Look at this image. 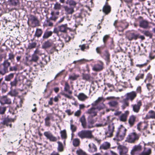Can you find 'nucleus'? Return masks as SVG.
I'll return each mask as SVG.
<instances>
[{
    "instance_id": "1",
    "label": "nucleus",
    "mask_w": 155,
    "mask_h": 155,
    "mask_svg": "<svg viewBox=\"0 0 155 155\" xmlns=\"http://www.w3.org/2000/svg\"><path fill=\"white\" fill-rule=\"evenodd\" d=\"M127 131V130L123 126L118 128L114 140L117 141L123 140L125 137Z\"/></svg>"
},
{
    "instance_id": "2",
    "label": "nucleus",
    "mask_w": 155,
    "mask_h": 155,
    "mask_svg": "<svg viewBox=\"0 0 155 155\" xmlns=\"http://www.w3.org/2000/svg\"><path fill=\"white\" fill-rule=\"evenodd\" d=\"M93 131L91 130H82L79 132L78 136L81 139H91L93 137L92 135Z\"/></svg>"
},
{
    "instance_id": "3",
    "label": "nucleus",
    "mask_w": 155,
    "mask_h": 155,
    "mask_svg": "<svg viewBox=\"0 0 155 155\" xmlns=\"http://www.w3.org/2000/svg\"><path fill=\"white\" fill-rule=\"evenodd\" d=\"M140 135L136 132L130 133L127 136L126 141L131 143H134L139 140Z\"/></svg>"
},
{
    "instance_id": "4",
    "label": "nucleus",
    "mask_w": 155,
    "mask_h": 155,
    "mask_svg": "<svg viewBox=\"0 0 155 155\" xmlns=\"http://www.w3.org/2000/svg\"><path fill=\"white\" fill-rule=\"evenodd\" d=\"M114 129V124L112 122L109 123L108 126L107 130L105 132L106 137H110L113 136Z\"/></svg>"
},
{
    "instance_id": "5",
    "label": "nucleus",
    "mask_w": 155,
    "mask_h": 155,
    "mask_svg": "<svg viewBox=\"0 0 155 155\" xmlns=\"http://www.w3.org/2000/svg\"><path fill=\"white\" fill-rule=\"evenodd\" d=\"M2 65L3 67L2 70H0V74L2 75H4L8 72V68L10 66V63L8 60H6L4 61Z\"/></svg>"
},
{
    "instance_id": "6",
    "label": "nucleus",
    "mask_w": 155,
    "mask_h": 155,
    "mask_svg": "<svg viewBox=\"0 0 155 155\" xmlns=\"http://www.w3.org/2000/svg\"><path fill=\"white\" fill-rule=\"evenodd\" d=\"M44 135L47 139L49 140L51 142H55L57 140V137L54 136L49 131L45 132Z\"/></svg>"
},
{
    "instance_id": "7",
    "label": "nucleus",
    "mask_w": 155,
    "mask_h": 155,
    "mask_svg": "<svg viewBox=\"0 0 155 155\" xmlns=\"http://www.w3.org/2000/svg\"><path fill=\"white\" fill-rule=\"evenodd\" d=\"M137 96V92L134 91L127 93L125 95L126 98L131 102L133 101Z\"/></svg>"
},
{
    "instance_id": "8",
    "label": "nucleus",
    "mask_w": 155,
    "mask_h": 155,
    "mask_svg": "<svg viewBox=\"0 0 155 155\" xmlns=\"http://www.w3.org/2000/svg\"><path fill=\"white\" fill-rule=\"evenodd\" d=\"M104 68V64L101 61H99L95 64L92 67V70L96 72L100 71L102 70Z\"/></svg>"
},
{
    "instance_id": "9",
    "label": "nucleus",
    "mask_w": 155,
    "mask_h": 155,
    "mask_svg": "<svg viewBox=\"0 0 155 155\" xmlns=\"http://www.w3.org/2000/svg\"><path fill=\"white\" fill-rule=\"evenodd\" d=\"M15 120V119L9 118L7 117L3 118L1 123L3 125H6L7 126H9L10 127H11L12 125L10 123L12 122H14Z\"/></svg>"
},
{
    "instance_id": "10",
    "label": "nucleus",
    "mask_w": 155,
    "mask_h": 155,
    "mask_svg": "<svg viewBox=\"0 0 155 155\" xmlns=\"http://www.w3.org/2000/svg\"><path fill=\"white\" fill-rule=\"evenodd\" d=\"M141 101L139 100L137 101V104H133L131 105L133 111L136 113H138L140 109V107L142 106Z\"/></svg>"
},
{
    "instance_id": "11",
    "label": "nucleus",
    "mask_w": 155,
    "mask_h": 155,
    "mask_svg": "<svg viewBox=\"0 0 155 155\" xmlns=\"http://www.w3.org/2000/svg\"><path fill=\"white\" fill-rule=\"evenodd\" d=\"M97 111L96 110L95 107L93 106L91 108L88 110L86 112L87 114H90L89 116V118L90 117H93L97 115Z\"/></svg>"
},
{
    "instance_id": "12",
    "label": "nucleus",
    "mask_w": 155,
    "mask_h": 155,
    "mask_svg": "<svg viewBox=\"0 0 155 155\" xmlns=\"http://www.w3.org/2000/svg\"><path fill=\"white\" fill-rule=\"evenodd\" d=\"M0 103L2 105L5 104H10L11 103V99L8 98L6 96H3L0 97Z\"/></svg>"
},
{
    "instance_id": "13",
    "label": "nucleus",
    "mask_w": 155,
    "mask_h": 155,
    "mask_svg": "<svg viewBox=\"0 0 155 155\" xmlns=\"http://www.w3.org/2000/svg\"><path fill=\"white\" fill-rule=\"evenodd\" d=\"M118 149L119 151L120 155H125L128 152L127 148L125 146L119 145L118 147Z\"/></svg>"
},
{
    "instance_id": "14",
    "label": "nucleus",
    "mask_w": 155,
    "mask_h": 155,
    "mask_svg": "<svg viewBox=\"0 0 155 155\" xmlns=\"http://www.w3.org/2000/svg\"><path fill=\"white\" fill-rule=\"evenodd\" d=\"M58 29L60 32L64 33L67 32L68 29H70L69 28L67 27V24L62 25L58 26Z\"/></svg>"
},
{
    "instance_id": "15",
    "label": "nucleus",
    "mask_w": 155,
    "mask_h": 155,
    "mask_svg": "<svg viewBox=\"0 0 155 155\" xmlns=\"http://www.w3.org/2000/svg\"><path fill=\"white\" fill-rule=\"evenodd\" d=\"M63 8L66 13L67 14H72L74 12V8L68 6H64Z\"/></svg>"
},
{
    "instance_id": "16",
    "label": "nucleus",
    "mask_w": 155,
    "mask_h": 155,
    "mask_svg": "<svg viewBox=\"0 0 155 155\" xmlns=\"http://www.w3.org/2000/svg\"><path fill=\"white\" fill-rule=\"evenodd\" d=\"M111 10V8L110 6L107 5H104L102 8V11L106 15L109 14Z\"/></svg>"
},
{
    "instance_id": "17",
    "label": "nucleus",
    "mask_w": 155,
    "mask_h": 155,
    "mask_svg": "<svg viewBox=\"0 0 155 155\" xmlns=\"http://www.w3.org/2000/svg\"><path fill=\"white\" fill-rule=\"evenodd\" d=\"M138 36L139 34H136L134 33H131L127 36V38L129 40L131 41L133 39L137 40Z\"/></svg>"
},
{
    "instance_id": "18",
    "label": "nucleus",
    "mask_w": 155,
    "mask_h": 155,
    "mask_svg": "<svg viewBox=\"0 0 155 155\" xmlns=\"http://www.w3.org/2000/svg\"><path fill=\"white\" fill-rule=\"evenodd\" d=\"M8 5L12 7H16L19 4V0H8Z\"/></svg>"
},
{
    "instance_id": "19",
    "label": "nucleus",
    "mask_w": 155,
    "mask_h": 155,
    "mask_svg": "<svg viewBox=\"0 0 155 155\" xmlns=\"http://www.w3.org/2000/svg\"><path fill=\"white\" fill-rule=\"evenodd\" d=\"M53 34V32L51 31H45L44 32L43 36L42 39L43 41L48 39Z\"/></svg>"
},
{
    "instance_id": "20",
    "label": "nucleus",
    "mask_w": 155,
    "mask_h": 155,
    "mask_svg": "<svg viewBox=\"0 0 155 155\" xmlns=\"http://www.w3.org/2000/svg\"><path fill=\"white\" fill-rule=\"evenodd\" d=\"M52 43L51 41L47 40L43 44L42 48L44 49L49 48L52 46Z\"/></svg>"
},
{
    "instance_id": "21",
    "label": "nucleus",
    "mask_w": 155,
    "mask_h": 155,
    "mask_svg": "<svg viewBox=\"0 0 155 155\" xmlns=\"http://www.w3.org/2000/svg\"><path fill=\"white\" fill-rule=\"evenodd\" d=\"M29 20L32 24H34L35 25H36L38 24V18L36 16L33 15H31Z\"/></svg>"
},
{
    "instance_id": "22",
    "label": "nucleus",
    "mask_w": 155,
    "mask_h": 155,
    "mask_svg": "<svg viewBox=\"0 0 155 155\" xmlns=\"http://www.w3.org/2000/svg\"><path fill=\"white\" fill-rule=\"evenodd\" d=\"M89 148L88 151L91 153H93L97 151V148L96 146L93 143H91L89 144Z\"/></svg>"
},
{
    "instance_id": "23",
    "label": "nucleus",
    "mask_w": 155,
    "mask_h": 155,
    "mask_svg": "<svg viewBox=\"0 0 155 155\" xmlns=\"http://www.w3.org/2000/svg\"><path fill=\"white\" fill-rule=\"evenodd\" d=\"M67 4L70 7L74 8L76 6L77 3L74 0H67L66 2Z\"/></svg>"
},
{
    "instance_id": "24",
    "label": "nucleus",
    "mask_w": 155,
    "mask_h": 155,
    "mask_svg": "<svg viewBox=\"0 0 155 155\" xmlns=\"http://www.w3.org/2000/svg\"><path fill=\"white\" fill-rule=\"evenodd\" d=\"M77 97L79 100L82 101H85V100L88 98L87 96L83 93H80L77 96Z\"/></svg>"
},
{
    "instance_id": "25",
    "label": "nucleus",
    "mask_w": 155,
    "mask_h": 155,
    "mask_svg": "<svg viewBox=\"0 0 155 155\" xmlns=\"http://www.w3.org/2000/svg\"><path fill=\"white\" fill-rule=\"evenodd\" d=\"M38 59H23V62L26 65H29L32 64V61L36 62Z\"/></svg>"
},
{
    "instance_id": "26",
    "label": "nucleus",
    "mask_w": 155,
    "mask_h": 155,
    "mask_svg": "<svg viewBox=\"0 0 155 155\" xmlns=\"http://www.w3.org/2000/svg\"><path fill=\"white\" fill-rule=\"evenodd\" d=\"M147 119L150 118L155 119V112L153 110H150L148 112V114L146 115Z\"/></svg>"
},
{
    "instance_id": "27",
    "label": "nucleus",
    "mask_w": 155,
    "mask_h": 155,
    "mask_svg": "<svg viewBox=\"0 0 155 155\" xmlns=\"http://www.w3.org/2000/svg\"><path fill=\"white\" fill-rule=\"evenodd\" d=\"M128 100L125 98L123 99L121 101L122 104L121 106V107L123 109H124L126 107L129 106V102Z\"/></svg>"
},
{
    "instance_id": "28",
    "label": "nucleus",
    "mask_w": 155,
    "mask_h": 155,
    "mask_svg": "<svg viewBox=\"0 0 155 155\" xmlns=\"http://www.w3.org/2000/svg\"><path fill=\"white\" fill-rule=\"evenodd\" d=\"M110 144L109 143L107 142H105L101 145L100 148L101 149L107 150L110 147Z\"/></svg>"
},
{
    "instance_id": "29",
    "label": "nucleus",
    "mask_w": 155,
    "mask_h": 155,
    "mask_svg": "<svg viewBox=\"0 0 155 155\" xmlns=\"http://www.w3.org/2000/svg\"><path fill=\"white\" fill-rule=\"evenodd\" d=\"M149 23L146 20H142L140 22V26L143 28H147L148 26Z\"/></svg>"
},
{
    "instance_id": "30",
    "label": "nucleus",
    "mask_w": 155,
    "mask_h": 155,
    "mask_svg": "<svg viewBox=\"0 0 155 155\" xmlns=\"http://www.w3.org/2000/svg\"><path fill=\"white\" fill-rule=\"evenodd\" d=\"M142 150V147L141 145H139L137 146H135L133 148L131 153L132 155H133L134 154V152L135 151H140Z\"/></svg>"
},
{
    "instance_id": "31",
    "label": "nucleus",
    "mask_w": 155,
    "mask_h": 155,
    "mask_svg": "<svg viewBox=\"0 0 155 155\" xmlns=\"http://www.w3.org/2000/svg\"><path fill=\"white\" fill-rule=\"evenodd\" d=\"M146 148L144 147L143 151L139 155H150L151 153V150L150 148H148L147 151L146 150Z\"/></svg>"
},
{
    "instance_id": "32",
    "label": "nucleus",
    "mask_w": 155,
    "mask_h": 155,
    "mask_svg": "<svg viewBox=\"0 0 155 155\" xmlns=\"http://www.w3.org/2000/svg\"><path fill=\"white\" fill-rule=\"evenodd\" d=\"M136 117L134 115L131 116L129 119L128 122L130 126H133L135 121Z\"/></svg>"
},
{
    "instance_id": "33",
    "label": "nucleus",
    "mask_w": 155,
    "mask_h": 155,
    "mask_svg": "<svg viewBox=\"0 0 155 155\" xmlns=\"http://www.w3.org/2000/svg\"><path fill=\"white\" fill-rule=\"evenodd\" d=\"M50 20L47 18L44 22V25L46 27L53 26V23L50 21Z\"/></svg>"
},
{
    "instance_id": "34",
    "label": "nucleus",
    "mask_w": 155,
    "mask_h": 155,
    "mask_svg": "<svg viewBox=\"0 0 155 155\" xmlns=\"http://www.w3.org/2000/svg\"><path fill=\"white\" fill-rule=\"evenodd\" d=\"M70 87L68 83L66 82L65 83L64 90L66 92H68L69 94H72V91L70 90Z\"/></svg>"
},
{
    "instance_id": "35",
    "label": "nucleus",
    "mask_w": 155,
    "mask_h": 155,
    "mask_svg": "<svg viewBox=\"0 0 155 155\" xmlns=\"http://www.w3.org/2000/svg\"><path fill=\"white\" fill-rule=\"evenodd\" d=\"M42 31L41 29L37 28L36 30L34 36L35 37H37L38 38L41 36L42 34Z\"/></svg>"
},
{
    "instance_id": "36",
    "label": "nucleus",
    "mask_w": 155,
    "mask_h": 155,
    "mask_svg": "<svg viewBox=\"0 0 155 155\" xmlns=\"http://www.w3.org/2000/svg\"><path fill=\"white\" fill-rule=\"evenodd\" d=\"M51 16L49 18V19L51 20L55 21L58 18V16L55 15L54 12V11H52L51 13Z\"/></svg>"
},
{
    "instance_id": "37",
    "label": "nucleus",
    "mask_w": 155,
    "mask_h": 155,
    "mask_svg": "<svg viewBox=\"0 0 155 155\" xmlns=\"http://www.w3.org/2000/svg\"><path fill=\"white\" fill-rule=\"evenodd\" d=\"M61 137L62 139H64V143H65V139L67 138V134L65 130H63L60 132Z\"/></svg>"
},
{
    "instance_id": "38",
    "label": "nucleus",
    "mask_w": 155,
    "mask_h": 155,
    "mask_svg": "<svg viewBox=\"0 0 155 155\" xmlns=\"http://www.w3.org/2000/svg\"><path fill=\"white\" fill-rule=\"evenodd\" d=\"M103 99V98L102 97H99L96 100L91 104V105L94 107L96 106Z\"/></svg>"
},
{
    "instance_id": "39",
    "label": "nucleus",
    "mask_w": 155,
    "mask_h": 155,
    "mask_svg": "<svg viewBox=\"0 0 155 155\" xmlns=\"http://www.w3.org/2000/svg\"><path fill=\"white\" fill-rule=\"evenodd\" d=\"M108 104L109 106L112 107H117L118 105V103L117 101H111L109 102Z\"/></svg>"
},
{
    "instance_id": "40",
    "label": "nucleus",
    "mask_w": 155,
    "mask_h": 155,
    "mask_svg": "<svg viewBox=\"0 0 155 155\" xmlns=\"http://www.w3.org/2000/svg\"><path fill=\"white\" fill-rule=\"evenodd\" d=\"M50 117L49 116H47L45 119V125L46 126L49 127L50 126Z\"/></svg>"
},
{
    "instance_id": "41",
    "label": "nucleus",
    "mask_w": 155,
    "mask_h": 155,
    "mask_svg": "<svg viewBox=\"0 0 155 155\" xmlns=\"http://www.w3.org/2000/svg\"><path fill=\"white\" fill-rule=\"evenodd\" d=\"M142 33L147 37H149L150 38H152V34L148 31H143Z\"/></svg>"
},
{
    "instance_id": "42",
    "label": "nucleus",
    "mask_w": 155,
    "mask_h": 155,
    "mask_svg": "<svg viewBox=\"0 0 155 155\" xmlns=\"http://www.w3.org/2000/svg\"><path fill=\"white\" fill-rule=\"evenodd\" d=\"M73 121L72 120H70V128L72 133L75 132L77 130V127L73 124Z\"/></svg>"
},
{
    "instance_id": "43",
    "label": "nucleus",
    "mask_w": 155,
    "mask_h": 155,
    "mask_svg": "<svg viewBox=\"0 0 155 155\" xmlns=\"http://www.w3.org/2000/svg\"><path fill=\"white\" fill-rule=\"evenodd\" d=\"M80 121L81 123V125L82 127L86 123V120L85 115H83L80 118Z\"/></svg>"
},
{
    "instance_id": "44",
    "label": "nucleus",
    "mask_w": 155,
    "mask_h": 155,
    "mask_svg": "<svg viewBox=\"0 0 155 155\" xmlns=\"http://www.w3.org/2000/svg\"><path fill=\"white\" fill-rule=\"evenodd\" d=\"M14 76V74L11 73L5 77V80L7 81H9L13 78Z\"/></svg>"
},
{
    "instance_id": "45",
    "label": "nucleus",
    "mask_w": 155,
    "mask_h": 155,
    "mask_svg": "<svg viewBox=\"0 0 155 155\" xmlns=\"http://www.w3.org/2000/svg\"><path fill=\"white\" fill-rule=\"evenodd\" d=\"M72 142L73 145L74 147H78L79 145L80 140L78 138L74 139H73Z\"/></svg>"
},
{
    "instance_id": "46",
    "label": "nucleus",
    "mask_w": 155,
    "mask_h": 155,
    "mask_svg": "<svg viewBox=\"0 0 155 155\" xmlns=\"http://www.w3.org/2000/svg\"><path fill=\"white\" fill-rule=\"evenodd\" d=\"M1 87L2 92L5 93L7 91V86L6 84L4 82L2 83Z\"/></svg>"
},
{
    "instance_id": "47",
    "label": "nucleus",
    "mask_w": 155,
    "mask_h": 155,
    "mask_svg": "<svg viewBox=\"0 0 155 155\" xmlns=\"http://www.w3.org/2000/svg\"><path fill=\"white\" fill-rule=\"evenodd\" d=\"M94 127V125H93L88 121L87 124L86 123L83 127L84 129H90Z\"/></svg>"
},
{
    "instance_id": "48",
    "label": "nucleus",
    "mask_w": 155,
    "mask_h": 155,
    "mask_svg": "<svg viewBox=\"0 0 155 155\" xmlns=\"http://www.w3.org/2000/svg\"><path fill=\"white\" fill-rule=\"evenodd\" d=\"M127 115L125 113L122 114L120 117L119 119L120 121H125L126 120Z\"/></svg>"
},
{
    "instance_id": "49",
    "label": "nucleus",
    "mask_w": 155,
    "mask_h": 155,
    "mask_svg": "<svg viewBox=\"0 0 155 155\" xmlns=\"http://www.w3.org/2000/svg\"><path fill=\"white\" fill-rule=\"evenodd\" d=\"M79 76L77 74H72L70 75L69 77V79L71 80L72 81H74L76 80L77 78L79 77Z\"/></svg>"
},
{
    "instance_id": "50",
    "label": "nucleus",
    "mask_w": 155,
    "mask_h": 155,
    "mask_svg": "<svg viewBox=\"0 0 155 155\" xmlns=\"http://www.w3.org/2000/svg\"><path fill=\"white\" fill-rule=\"evenodd\" d=\"M104 105L103 103H101L99 105L97 106H95V108L97 110L100 111L104 107Z\"/></svg>"
},
{
    "instance_id": "51",
    "label": "nucleus",
    "mask_w": 155,
    "mask_h": 155,
    "mask_svg": "<svg viewBox=\"0 0 155 155\" xmlns=\"http://www.w3.org/2000/svg\"><path fill=\"white\" fill-rule=\"evenodd\" d=\"M6 110V107L0 106V114L3 115L5 114Z\"/></svg>"
},
{
    "instance_id": "52",
    "label": "nucleus",
    "mask_w": 155,
    "mask_h": 155,
    "mask_svg": "<svg viewBox=\"0 0 155 155\" xmlns=\"http://www.w3.org/2000/svg\"><path fill=\"white\" fill-rule=\"evenodd\" d=\"M58 150L60 151H62L63 150V145L62 143L59 141L58 142Z\"/></svg>"
},
{
    "instance_id": "53",
    "label": "nucleus",
    "mask_w": 155,
    "mask_h": 155,
    "mask_svg": "<svg viewBox=\"0 0 155 155\" xmlns=\"http://www.w3.org/2000/svg\"><path fill=\"white\" fill-rule=\"evenodd\" d=\"M144 76V74H139L135 78V80L137 81H138L140 80V79H142L143 78Z\"/></svg>"
},
{
    "instance_id": "54",
    "label": "nucleus",
    "mask_w": 155,
    "mask_h": 155,
    "mask_svg": "<svg viewBox=\"0 0 155 155\" xmlns=\"http://www.w3.org/2000/svg\"><path fill=\"white\" fill-rule=\"evenodd\" d=\"M17 78L15 77L13 81L10 82V84L11 87L16 86L17 84Z\"/></svg>"
},
{
    "instance_id": "55",
    "label": "nucleus",
    "mask_w": 155,
    "mask_h": 155,
    "mask_svg": "<svg viewBox=\"0 0 155 155\" xmlns=\"http://www.w3.org/2000/svg\"><path fill=\"white\" fill-rule=\"evenodd\" d=\"M61 5L60 4L56 3L54 5V8L55 10H58L61 9Z\"/></svg>"
},
{
    "instance_id": "56",
    "label": "nucleus",
    "mask_w": 155,
    "mask_h": 155,
    "mask_svg": "<svg viewBox=\"0 0 155 155\" xmlns=\"http://www.w3.org/2000/svg\"><path fill=\"white\" fill-rule=\"evenodd\" d=\"M76 153L78 155H87L86 153L81 149L77 150Z\"/></svg>"
},
{
    "instance_id": "57",
    "label": "nucleus",
    "mask_w": 155,
    "mask_h": 155,
    "mask_svg": "<svg viewBox=\"0 0 155 155\" xmlns=\"http://www.w3.org/2000/svg\"><path fill=\"white\" fill-rule=\"evenodd\" d=\"M18 94V92L15 89L9 93L12 96H16Z\"/></svg>"
},
{
    "instance_id": "58",
    "label": "nucleus",
    "mask_w": 155,
    "mask_h": 155,
    "mask_svg": "<svg viewBox=\"0 0 155 155\" xmlns=\"http://www.w3.org/2000/svg\"><path fill=\"white\" fill-rule=\"evenodd\" d=\"M91 76L88 74H84L83 75V78L86 80H88L90 79Z\"/></svg>"
},
{
    "instance_id": "59",
    "label": "nucleus",
    "mask_w": 155,
    "mask_h": 155,
    "mask_svg": "<svg viewBox=\"0 0 155 155\" xmlns=\"http://www.w3.org/2000/svg\"><path fill=\"white\" fill-rule=\"evenodd\" d=\"M150 62V61L149 60H147V62L142 64H137L136 65V66L139 67L140 68L143 67V66H146L147 64L148 63Z\"/></svg>"
},
{
    "instance_id": "60",
    "label": "nucleus",
    "mask_w": 155,
    "mask_h": 155,
    "mask_svg": "<svg viewBox=\"0 0 155 155\" xmlns=\"http://www.w3.org/2000/svg\"><path fill=\"white\" fill-rule=\"evenodd\" d=\"M128 26V24H127L126 26L125 27L124 26L122 25H121L119 26V27H118V28H121V29H120V30H119V31L120 32H123L124 30L127 28Z\"/></svg>"
},
{
    "instance_id": "61",
    "label": "nucleus",
    "mask_w": 155,
    "mask_h": 155,
    "mask_svg": "<svg viewBox=\"0 0 155 155\" xmlns=\"http://www.w3.org/2000/svg\"><path fill=\"white\" fill-rule=\"evenodd\" d=\"M36 45V43L35 42H32L30 43L28 46V48L30 49H31L35 48Z\"/></svg>"
},
{
    "instance_id": "62",
    "label": "nucleus",
    "mask_w": 155,
    "mask_h": 155,
    "mask_svg": "<svg viewBox=\"0 0 155 155\" xmlns=\"http://www.w3.org/2000/svg\"><path fill=\"white\" fill-rule=\"evenodd\" d=\"M88 61L87 60H85L84 59H81L80 60L77 61H74L73 62V63H82L84 61Z\"/></svg>"
},
{
    "instance_id": "63",
    "label": "nucleus",
    "mask_w": 155,
    "mask_h": 155,
    "mask_svg": "<svg viewBox=\"0 0 155 155\" xmlns=\"http://www.w3.org/2000/svg\"><path fill=\"white\" fill-rule=\"evenodd\" d=\"M17 70L18 67L17 66H15L13 67H10L9 68L10 71H17Z\"/></svg>"
},
{
    "instance_id": "64",
    "label": "nucleus",
    "mask_w": 155,
    "mask_h": 155,
    "mask_svg": "<svg viewBox=\"0 0 155 155\" xmlns=\"http://www.w3.org/2000/svg\"><path fill=\"white\" fill-rule=\"evenodd\" d=\"M61 94L62 95L64 96L65 97H67L69 99H71L73 98V97L69 95H68L67 94H65L64 93H61Z\"/></svg>"
}]
</instances>
